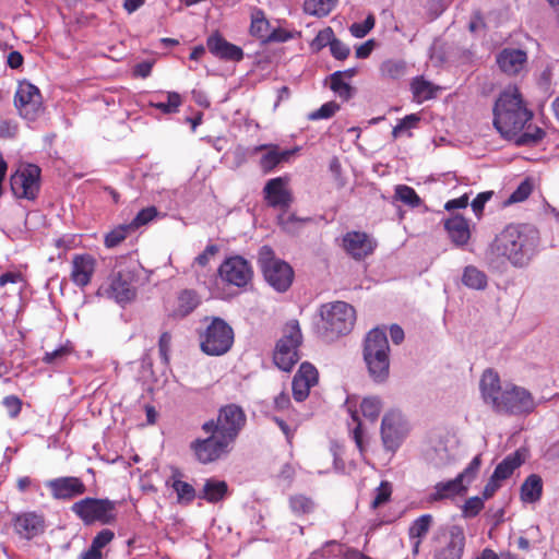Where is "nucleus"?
<instances>
[{"label": "nucleus", "instance_id": "nucleus-1", "mask_svg": "<svg viewBox=\"0 0 559 559\" xmlns=\"http://www.w3.org/2000/svg\"><path fill=\"white\" fill-rule=\"evenodd\" d=\"M493 115V124L498 132L507 139L519 135L515 141L520 145L535 144L545 135V132L539 128H534L533 132L525 131L521 133L531 120L532 112L524 105L516 86H509L500 94L496 102Z\"/></svg>", "mask_w": 559, "mask_h": 559}, {"label": "nucleus", "instance_id": "nucleus-2", "mask_svg": "<svg viewBox=\"0 0 559 559\" xmlns=\"http://www.w3.org/2000/svg\"><path fill=\"white\" fill-rule=\"evenodd\" d=\"M484 401L497 412L511 415H527L535 411L536 402L528 390L514 384L501 386L500 378L491 369L484 371L480 379Z\"/></svg>", "mask_w": 559, "mask_h": 559}, {"label": "nucleus", "instance_id": "nucleus-3", "mask_svg": "<svg viewBox=\"0 0 559 559\" xmlns=\"http://www.w3.org/2000/svg\"><path fill=\"white\" fill-rule=\"evenodd\" d=\"M538 243L537 230L528 225H509L495 239L492 251L515 266L525 265Z\"/></svg>", "mask_w": 559, "mask_h": 559}, {"label": "nucleus", "instance_id": "nucleus-4", "mask_svg": "<svg viewBox=\"0 0 559 559\" xmlns=\"http://www.w3.org/2000/svg\"><path fill=\"white\" fill-rule=\"evenodd\" d=\"M390 347L386 334L376 328L371 330L365 340L364 359L373 381L384 382L390 372Z\"/></svg>", "mask_w": 559, "mask_h": 559}, {"label": "nucleus", "instance_id": "nucleus-5", "mask_svg": "<svg viewBox=\"0 0 559 559\" xmlns=\"http://www.w3.org/2000/svg\"><path fill=\"white\" fill-rule=\"evenodd\" d=\"M465 544L463 527L459 525L440 527L431 538L432 559H462Z\"/></svg>", "mask_w": 559, "mask_h": 559}, {"label": "nucleus", "instance_id": "nucleus-6", "mask_svg": "<svg viewBox=\"0 0 559 559\" xmlns=\"http://www.w3.org/2000/svg\"><path fill=\"white\" fill-rule=\"evenodd\" d=\"M321 317L324 332L330 338L349 333L356 320L355 309L344 301L322 306Z\"/></svg>", "mask_w": 559, "mask_h": 559}, {"label": "nucleus", "instance_id": "nucleus-7", "mask_svg": "<svg viewBox=\"0 0 559 559\" xmlns=\"http://www.w3.org/2000/svg\"><path fill=\"white\" fill-rule=\"evenodd\" d=\"M301 342L302 335L298 322L296 320L287 322L273 355L274 362L280 369L289 371L296 365L299 360L298 348Z\"/></svg>", "mask_w": 559, "mask_h": 559}, {"label": "nucleus", "instance_id": "nucleus-8", "mask_svg": "<svg viewBox=\"0 0 559 559\" xmlns=\"http://www.w3.org/2000/svg\"><path fill=\"white\" fill-rule=\"evenodd\" d=\"M245 424L246 415L241 407L229 404L221 408L216 421L209 420L204 423L202 429L205 432H215L218 437L231 444Z\"/></svg>", "mask_w": 559, "mask_h": 559}, {"label": "nucleus", "instance_id": "nucleus-9", "mask_svg": "<svg viewBox=\"0 0 559 559\" xmlns=\"http://www.w3.org/2000/svg\"><path fill=\"white\" fill-rule=\"evenodd\" d=\"M234 344V331L231 326L221 318H213L200 335L202 352L211 356L226 354Z\"/></svg>", "mask_w": 559, "mask_h": 559}, {"label": "nucleus", "instance_id": "nucleus-10", "mask_svg": "<svg viewBox=\"0 0 559 559\" xmlns=\"http://www.w3.org/2000/svg\"><path fill=\"white\" fill-rule=\"evenodd\" d=\"M259 262L266 282L277 292L287 290L294 278L292 266L274 258L270 247H262L259 252Z\"/></svg>", "mask_w": 559, "mask_h": 559}, {"label": "nucleus", "instance_id": "nucleus-11", "mask_svg": "<svg viewBox=\"0 0 559 559\" xmlns=\"http://www.w3.org/2000/svg\"><path fill=\"white\" fill-rule=\"evenodd\" d=\"M134 274L129 270L112 272L99 286L97 295L126 304L135 297Z\"/></svg>", "mask_w": 559, "mask_h": 559}, {"label": "nucleus", "instance_id": "nucleus-12", "mask_svg": "<svg viewBox=\"0 0 559 559\" xmlns=\"http://www.w3.org/2000/svg\"><path fill=\"white\" fill-rule=\"evenodd\" d=\"M71 510L85 524H109L115 520V503L108 499L85 498L75 502Z\"/></svg>", "mask_w": 559, "mask_h": 559}, {"label": "nucleus", "instance_id": "nucleus-13", "mask_svg": "<svg viewBox=\"0 0 559 559\" xmlns=\"http://www.w3.org/2000/svg\"><path fill=\"white\" fill-rule=\"evenodd\" d=\"M14 106L23 119L35 121L44 110L38 87L26 81L20 82L14 94Z\"/></svg>", "mask_w": 559, "mask_h": 559}, {"label": "nucleus", "instance_id": "nucleus-14", "mask_svg": "<svg viewBox=\"0 0 559 559\" xmlns=\"http://www.w3.org/2000/svg\"><path fill=\"white\" fill-rule=\"evenodd\" d=\"M40 168L36 165L21 166L11 176V189L16 198L34 200L39 191Z\"/></svg>", "mask_w": 559, "mask_h": 559}, {"label": "nucleus", "instance_id": "nucleus-15", "mask_svg": "<svg viewBox=\"0 0 559 559\" xmlns=\"http://www.w3.org/2000/svg\"><path fill=\"white\" fill-rule=\"evenodd\" d=\"M205 439H197L190 445L195 459L202 464L212 463L228 452L230 443L215 432Z\"/></svg>", "mask_w": 559, "mask_h": 559}, {"label": "nucleus", "instance_id": "nucleus-16", "mask_svg": "<svg viewBox=\"0 0 559 559\" xmlns=\"http://www.w3.org/2000/svg\"><path fill=\"white\" fill-rule=\"evenodd\" d=\"M12 526L22 539L31 540L45 532L46 521L40 512L25 511L13 515Z\"/></svg>", "mask_w": 559, "mask_h": 559}, {"label": "nucleus", "instance_id": "nucleus-17", "mask_svg": "<svg viewBox=\"0 0 559 559\" xmlns=\"http://www.w3.org/2000/svg\"><path fill=\"white\" fill-rule=\"evenodd\" d=\"M219 275L223 281L237 287L246 286L251 277L252 270L247 260L241 257H231L219 266Z\"/></svg>", "mask_w": 559, "mask_h": 559}, {"label": "nucleus", "instance_id": "nucleus-18", "mask_svg": "<svg viewBox=\"0 0 559 559\" xmlns=\"http://www.w3.org/2000/svg\"><path fill=\"white\" fill-rule=\"evenodd\" d=\"M51 496L58 500H70L86 491L84 483L73 476L59 477L47 481Z\"/></svg>", "mask_w": 559, "mask_h": 559}, {"label": "nucleus", "instance_id": "nucleus-19", "mask_svg": "<svg viewBox=\"0 0 559 559\" xmlns=\"http://www.w3.org/2000/svg\"><path fill=\"white\" fill-rule=\"evenodd\" d=\"M376 241L366 233L349 231L343 237L344 250L355 260H362L376 249Z\"/></svg>", "mask_w": 559, "mask_h": 559}, {"label": "nucleus", "instance_id": "nucleus-20", "mask_svg": "<svg viewBox=\"0 0 559 559\" xmlns=\"http://www.w3.org/2000/svg\"><path fill=\"white\" fill-rule=\"evenodd\" d=\"M319 374L316 367L309 362H302L293 379V394L298 402L305 401L310 389L318 383Z\"/></svg>", "mask_w": 559, "mask_h": 559}, {"label": "nucleus", "instance_id": "nucleus-21", "mask_svg": "<svg viewBox=\"0 0 559 559\" xmlns=\"http://www.w3.org/2000/svg\"><path fill=\"white\" fill-rule=\"evenodd\" d=\"M499 69L507 75L520 74L527 67V53L518 48H504L496 58Z\"/></svg>", "mask_w": 559, "mask_h": 559}, {"label": "nucleus", "instance_id": "nucleus-22", "mask_svg": "<svg viewBox=\"0 0 559 559\" xmlns=\"http://www.w3.org/2000/svg\"><path fill=\"white\" fill-rule=\"evenodd\" d=\"M96 260L91 254H75L71 262L70 280L80 288L86 287L95 273Z\"/></svg>", "mask_w": 559, "mask_h": 559}, {"label": "nucleus", "instance_id": "nucleus-23", "mask_svg": "<svg viewBox=\"0 0 559 559\" xmlns=\"http://www.w3.org/2000/svg\"><path fill=\"white\" fill-rule=\"evenodd\" d=\"M264 198L270 206L286 209L292 202L288 180L283 177L270 179L264 187Z\"/></svg>", "mask_w": 559, "mask_h": 559}, {"label": "nucleus", "instance_id": "nucleus-24", "mask_svg": "<svg viewBox=\"0 0 559 559\" xmlns=\"http://www.w3.org/2000/svg\"><path fill=\"white\" fill-rule=\"evenodd\" d=\"M206 46L212 55L222 60L237 62L243 58L242 49L227 41L219 34L211 35L206 40Z\"/></svg>", "mask_w": 559, "mask_h": 559}, {"label": "nucleus", "instance_id": "nucleus-25", "mask_svg": "<svg viewBox=\"0 0 559 559\" xmlns=\"http://www.w3.org/2000/svg\"><path fill=\"white\" fill-rule=\"evenodd\" d=\"M444 228L451 241L457 247L466 245L471 238L468 222L461 215H454L447 219Z\"/></svg>", "mask_w": 559, "mask_h": 559}, {"label": "nucleus", "instance_id": "nucleus-26", "mask_svg": "<svg viewBox=\"0 0 559 559\" xmlns=\"http://www.w3.org/2000/svg\"><path fill=\"white\" fill-rule=\"evenodd\" d=\"M466 489V485L456 476L454 479L436 484L432 492L429 495V501L435 502L453 499L457 496L464 495Z\"/></svg>", "mask_w": 559, "mask_h": 559}, {"label": "nucleus", "instance_id": "nucleus-27", "mask_svg": "<svg viewBox=\"0 0 559 559\" xmlns=\"http://www.w3.org/2000/svg\"><path fill=\"white\" fill-rule=\"evenodd\" d=\"M381 437L384 447L390 451H395L401 441L402 435L397 426V420L394 415L386 414L382 419Z\"/></svg>", "mask_w": 559, "mask_h": 559}, {"label": "nucleus", "instance_id": "nucleus-28", "mask_svg": "<svg viewBox=\"0 0 559 559\" xmlns=\"http://www.w3.org/2000/svg\"><path fill=\"white\" fill-rule=\"evenodd\" d=\"M227 492L228 486L226 481L210 478L206 479L203 490L200 492L199 497L210 503H216L223 500L227 496Z\"/></svg>", "mask_w": 559, "mask_h": 559}, {"label": "nucleus", "instance_id": "nucleus-29", "mask_svg": "<svg viewBox=\"0 0 559 559\" xmlns=\"http://www.w3.org/2000/svg\"><path fill=\"white\" fill-rule=\"evenodd\" d=\"M543 493V480L536 475H530L521 486V499L526 503L537 502Z\"/></svg>", "mask_w": 559, "mask_h": 559}, {"label": "nucleus", "instance_id": "nucleus-30", "mask_svg": "<svg viewBox=\"0 0 559 559\" xmlns=\"http://www.w3.org/2000/svg\"><path fill=\"white\" fill-rule=\"evenodd\" d=\"M114 532L105 528L102 530L93 539L90 548L81 554V559H102V550L105 548L112 539Z\"/></svg>", "mask_w": 559, "mask_h": 559}, {"label": "nucleus", "instance_id": "nucleus-31", "mask_svg": "<svg viewBox=\"0 0 559 559\" xmlns=\"http://www.w3.org/2000/svg\"><path fill=\"white\" fill-rule=\"evenodd\" d=\"M182 103L181 96L176 92H167L150 100V106L159 109L164 114L177 112Z\"/></svg>", "mask_w": 559, "mask_h": 559}, {"label": "nucleus", "instance_id": "nucleus-32", "mask_svg": "<svg viewBox=\"0 0 559 559\" xmlns=\"http://www.w3.org/2000/svg\"><path fill=\"white\" fill-rule=\"evenodd\" d=\"M346 406H347L348 413L350 414L353 423L356 424V426L352 430L353 439H354L360 454L364 455V453L366 451V438H365V433L362 430V426L358 418V412L355 408L356 403L354 402L353 399L349 397L346 400Z\"/></svg>", "mask_w": 559, "mask_h": 559}, {"label": "nucleus", "instance_id": "nucleus-33", "mask_svg": "<svg viewBox=\"0 0 559 559\" xmlns=\"http://www.w3.org/2000/svg\"><path fill=\"white\" fill-rule=\"evenodd\" d=\"M522 463L523 460L519 452L510 454L497 465L492 475L502 481L509 478Z\"/></svg>", "mask_w": 559, "mask_h": 559}, {"label": "nucleus", "instance_id": "nucleus-34", "mask_svg": "<svg viewBox=\"0 0 559 559\" xmlns=\"http://www.w3.org/2000/svg\"><path fill=\"white\" fill-rule=\"evenodd\" d=\"M290 153L288 151L280 152L277 147H267V151L260 159V166L264 173L273 170L280 163L286 160Z\"/></svg>", "mask_w": 559, "mask_h": 559}, {"label": "nucleus", "instance_id": "nucleus-35", "mask_svg": "<svg viewBox=\"0 0 559 559\" xmlns=\"http://www.w3.org/2000/svg\"><path fill=\"white\" fill-rule=\"evenodd\" d=\"M462 282L469 288L484 289L487 285L486 274L473 265L465 267Z\"/></svg>", "mask_w": 559, "mask_h": 559}, {"label": "nucleus", "instance_id": "nucleus-36", "mask_svg": "<svg viewBox=\"0 0 559 559\" xmlns=\"http://www.w3.org/2000/svg\"><path fill=\"white\" fill-rule=\"evenodd\" d=\"M198 305L199 299L197 294L192 290H183L178 296V305L175 310V314L177 317L183 318L191 313L197 308Z\"/></svg>", "mask_w": 559, "mask_h": 559}, {"label": "nucleus", "instance_id": "nucleus-37", "mask_svg": "<svg viewBox=\"0 0 559 559\" xmlns=\"http://www.w3.org/2000/svg\"><path fill=\"white\" fill-rule=\"evenodd\" d=\"M337 0H305L304 9L316 16L328 15L335 7Z\"/></svg>", "mask_w": 559, "mask_h": 559}, {"label": "nucleus", "instance_id": "nucleus-38", "mask_svg": "<svg viewBox=\"0 0 559 559\" xmlns=\"http://www.w3.org/2000/svg\"><path fill=\"white\" fill-rule=\"evenodd\" d=\"M432 524V516L424 514L416 519L408 530L411 539H424Z\"/></svg>", "mask_w": 559, "mask_h": 559}, {"label": "nucleus", "instance_id": "nucleus-39", "mask_svg": "<svg viewBox=\"0 0 559 559\" xmlns=\"http://www.w3.org/2000/svg\"><path fill=\"white\" fill-rule=\"evenodd\" d=\"M412 90L414 93V97L418 103H423L425 100H428L435 96L436 88L435 86L423 79H416L414 80L412 84Z\"/></svg>", "mask_w": 559, "mask_h": 559}, {"label": "nucleus", "instance_id": "nucleus-40", "mask_svg": "<svg viewBox=\"0 0 559 559\" xmlns=\"http://www.w3.org/2000/svg\"><path fill=\"white\" fill-rule=\"evenodd\" d=\"M343 72H335L330 78V86L331 90L336 93L341 98L347 100L352 97L353 88L352 86L344 81Z\"/></svg>", "mask_w": 559, "mask_h": 559}, {"label": "nucleus", "instance_id": "nucleus-41", "mask_svg": "<svg viewBox=\"0 0 559 559\" xmlns=\"http://www.w3.org/2000/svg\"><path fill=\"white\" fill-rule=\"evenodd\" d=\"M395 198L411 207H418L421 204V199L417 192L408 186L400 185L395 188Z\"/></svg>", "mask_w": 559, "mask_h": 559}, {"label": "nucleus", "instance_id": "nucleus-42", "mask_svg": "<svg viewBox=\"0 0 559 559\" xmlns=\"http://www.w3.org/2000/svg\"><path fill=\"white\" fill-rule=\"evenodd\" d=\"M171 487L176 491L179 502L190 503L194 500L195 490L192 485L173 477Z\"/></svg>", "mask_w": 559, "mask_h": 559}, {"label": "nucleus", "instance_id": "nucleus-43", "mask_svg": "<svg viewBox=\"0 0 559 559\" xmlns=\"http://www.w3.org/2000/svg\"><path fill=\"white\" fill-rule=\"evenodd\" d=\"M381 409L382 403L380 399L374 396L365 397L360 403V411L362 415L371 421H374L378 418Z\"/></svg>", "mask_w": 559, "mask_h": 559}, {"label": "nucleus", "instance_id": "nucleus-44", "mask_svg": "<svg viewBox=\"0 0 559 559\" xmlns=\"http://www.w3.org/2000/svg\"><path fill=\"white\" fill-rule=\"evenodd\" d=\"M251 33L261 39H266L270 34V23L262 11H255L252 14Z\"/></svg>", "mask_w": 559, "mask_h": 559}, {"label": "nucleus", "instance_id": "nucleus-45", "mask_svg": "<svg viewBox=\"0 0 559 559\" xmlns=\"http://www.w3.org/2000/svg\"><path fill=\"white\" fill-rule=\"evenodd\" d=\"M131 231H133V229L130 226V224L120 225V226L116 227L115 229H112L105 236V246L107 248L117 247L127 238V236Z\"/></svg>", "mask_w": 559, "mask_h": 559}, {"label": "nucleus", "instance_id": "nucleus-46", "mask_svg": "<svg viewBox=\"0 0 559 559\" xmlns=\"http://www.w3.org/2000/svg\"><path fill=\"white\" fill-rule=\"evenodd\" d=\"M290 508L294 513L301 515L313 511L314 502L304 495H295L289 500Z\"/></svg>", "mask_w": 559, "mask_h": 559}, {"label": "nucleus", "instance_id": "nucleus-47", "mask_svg": "<svg viewBox=\"0 0 559 559\" xmlns=\"http://www.w3.org/2000/svg\"><path fill=\"white\" fill-rule=\"evenodd\" d=\"M392 496V485L383 480L379 487L374 490V497L370 503V507L376 510L381 506L385 504Z\"/></svg>", "mask_w": 559, "mask_h": 559}, {"label": "nucleus", "instance_id": "nucleus-48", "mask_svg": "<svg viewBox=\"0 0 559 559\" xmlns=\"http://www.w3.org/2000/svg\"><path fill=\"white\" fill-rule=\"evenodd\" d=\"M334 39L333 29L331 27H325L321 29L311 41V49L319 51L328 45L331 47V43L334 41Z\"/></svg>", "mask_w": 559, "mask_h": 559}, {"label": "nucleus", "instance_id": "nucleus-49", "mask_svg": "<svg viewBox=\"0 0 559 559\" xmlns=\"http://www.w3.org/2000/svg\"><path fill=\"white\" fill-rule=\"evenodd\" d=\"M157 216V210L155 206H148L141 210L133 221L130 223L132 229H136L152 222Z\"/></svg>", "mask_w": 559, "mask_h": 559}, {"label": "nucleus", "instance_id": "nucleus-50", "mask_svg": "<svg viewBox=\"0 0 559 559\" xmlns=\"http://www.w3.org/2000/svg\"><path fill=\"white\" fill-rule=\"evenodd\" d=\"M481 465V459L480 455H476L468 466L457 475L460 480L465 484L466 486L472 483V480L476 477L479 467Z\"/></svg>", "mask_w": 559, "mask_h": 559}, {"label": "nucleus", "instance_id": "nucleus-51", "mask_svg": "<svg viewBox=\"0 0 559 559\" xmlns=\"http://www.w3.org/2000/svg\"><path fill=\"white\" fill-rule=\"evenodd\" d=\"M374 23V16L369 14L364 22L352 24L350 34L356 38H362L373 28Z\"/></svg>", "mask_w": 559, "mask_h": 559}, {"label": "nucleus", "instance_id": "nucleus-52", "mask_svg": "<svg viewBox=\"0 0 559 559\" xmlns=\"http://www.w3.org/2000/svg\"><path fill=\"white\" fill-rule=\"evenodd\" d=\"M340 106L335 102L323 104L318 110L309 115L310 120L329 119L336 114Z\"/></svg>", "mask_w": 559, "mask_h": 559}, {"label": "nucleus", "instance_id": "nucleus-53", "mask_svg": "<svg viewBox=\"0 0 559 559\" xmlns=\"http://www.w3.org/2000/svg\"><path fill=\"white\" fill-rule=\"evenodd\" d=\"M404 68L403 62L388 60L381 64V73L384 76L396 79L403 75Z\"/></svg>", "mask_w": 559, "mask_h": 559}, {"label": "nucleus", "instance_id": "nucleus-54", "mask_svg": "<svg viewBox=\"0 0 559 559\" xmlns=\"http://www.w3.org/2000/svg\"><path fill=\"white\" fill-rule=\"evenodd\" d=\"M484 509V500L479 497L467 499L463 506V515L474 518Z\"/></svg>", "mask_w": 559, "mask_h": 559}, {"label": "nucleus", "instance_id": "nucleus-55", "mask_svg": "<svg viewBox=\"0 0 559 559\" xmlns=\"http://www.w3.org/2000/svg\"><path fill=\"white\" fill-rule=\"evenodd\" d=\"M420 118L415 115H408L403 118L393 129L392 134L396 139L399 138L405 130L415 128L419 122Z\"/></svg>", "mask_w": 559, "mask_h": 559}, {"label": "nucleus", "instance_id": "nucleus-56", "mask_svg": "<svg viewBox=\"0 0 559 559\" xmlns=\"http://www.w3.org/2000/svg\"><path fill=\"white\" fill-rule=\"evenodd\" d=\"M532 192V185L530 181H523L515 191L509 197L508 203H518L526 200Z\"/></svg>", "mask_w": 559, "mask_h": 559}, {"label": "nucleus", "instance_id": "nucleus-57", "mask_svg": "<svg viewBox=\"0 0 559 559\" xmlns=\"http://www.w3.org/2000/svg\"><path fill=\"white\" fill-rule=\"evenodd\" d=\"M71 354V348L61 346L52 352H47L43 358L46 364H58Z\"/></svg>", "mask_w": 559, "mask_h": 559}, {"label": "nucleus", "instance_id": "nucleus-58", "mask_svg": "<svg viewBox=\"0 0 559 559\" xmlns=\"http://www.w3.org/2000/svg\"><path fill=\"white\" fill-rule=\"evenodd\" d=\"M19 124L13 120L0 121V136L4 139H12L17 134Z\"/></svg>", "mask_w": 559, "mask_h": 559}, {"label": "nucleus", "instance_id": "nucleus-59", "mask_svg": "<svg viewBox=\"0 0 559 559\" xmlns=\"http://www.w3.org/2000/svg\"><path fill=\"white\" fill-rule=\"evenodd\" d=\"M331 53L334 58L338 60H345L349 56V48L345 44H343L338 39H334V41L331 43L330 47Z\"/></svg>", "mask_w": 559, "mask_h": 559}, {"label": "nucleus", "instance_id": "nucleus-60", "mask_svg": "<svg viewBox=\"0 0 559 559\" xmlns=\"http://www.w3.org/2000/svg\"><path fill=\"white\" fill-rule=\"evenodd\" d=\"M3 405L13 418L16 417L22 409V401L15 395L4 397Z\"/></svg>", "mask_w": 559, "mask_h": 559}, {"label": "nucleus", "instance_id": "nucleus-61", "mask_svg": "<svg viewBox=\"0 0 559 559\" xmlns=\"http://www.w3.org/2000/svg\"><path fill=\"white\" fill-rule=\"evenodd\" d=\"M218 252V247L209 245L205 250L195 258V263L200 266H206L210 260Z\"/></svg>", "mask_w": 559, "mask_h": 559}, {"label": "nucleus", "instance_id": "nucleus-62", "mask_svg": "<svg viewBox=\"0 0 559 559\" xmlns=\"http://www.w3.org/2000/svg\"><path fill=\"white\" fill-rule=\"evenodd\" d=\"M491 192L479 193L472 202V209L477 216L483 213L485 203L491 198Z\"/></svg>", "mask_w": 559, "mask_h": 559}, {"label": "nucleus", "instance_id": "nucleus-63", "mask_svg": "<svg viewBox=\"0 0 559 559\" xmlns=\"http://www.w3.org/2000/svg\"><path fill=\"white\" fill-rule=\"evenodd\" d=\"M376 47V40L374 39H369L367 41H365L364 44L359 45L357 48H356V57L358 59H365V58H368L370 56V53L372 52V50L374 49Z\"/></svg>", "mask_w": 559, "mask_h": 559}, {"label": "nucleus", "instance_id": "nucleus-64", "mask_svg": "<svg viewBox=\"0 0 559 559\" xmlns=\"http://www.w3.org/2000/svg\"><path fill=\"white\" fill-rule=\"evenodd\" d=\"M501 487V480L496 478L493 475L484 488L483 496L485 499L491 498L496 491Z\"/></svg>", "mask_w": 559, "mask_h": 559}]
</instances>
